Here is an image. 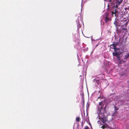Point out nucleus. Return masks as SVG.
<instances>
[{"label": "nucleus", "instance_id": "1", "mask_svg": "<svg viewBox=\"0 0 129 129\" xmlns=\"http://www.w3.org/2000/svg\"><path fill=\"white\" fill-rule=\"evenodd\" d=\"M123 51L122 50H121V51L120 50V49L118 48V49L117 50V51H114L115 52L113 53V56H116L118 60L119 61H120V58L119 55L122 54Z\"/></svg>", "mask_w": 129, "mask_h": 129}, {"label": "nucleus", "instance_id": "2", "mask_svg": "<svg viewBox=\"0 0 129 129\" xmlns=\"http://www.w3.org/2000/svg\"><path fill=\"white\" fill-rule=\"evenodd\" d=\"M117 8L115 7V8H114L113 7L112 8V10H113L112 11V16H113L114 14H115V17H117L118 16V11L117 10Z\"/></svg>", "mask_w": 129, "mask_h": 129}, {"label": "nucleus", "instance_id": "3", "mask_svg": "<svg viewBox=\"0 0 129 129\" xmlns=\"http://www.w3.org/2000/svg\"><path fill=\"white\" fill-rule=\"evenodd\" d=\"M109 14L107 13H105V17L104 18V20L105 22L106 23L107 22L110 20V18L109 17Z\"/></svg>", "mask_w": 129, "mask_h": 129}, {"label": "nucleus", "instance_id": "4", "mask_svg": "<svg viewBox=\"0 0 129 129\" xmlns=\"http://www.w3.org/2000/svg\"><path fill=\"white\" fill-rule=\"evenodd\" d=\"M116 1V8H117L118 7V5H120L121 4L122 1V0H115Z\"/></svg>", "mask_w": 129, "mask_h": 129}, {"label": "nucleus", "instance_id": "5", "mask_svg": "<svg viewBox=\"0 0 129 129\" xmlns=\"http://www.w3.org/2000/svg\"><path fill=\"white\" fill-rule=\"evenodd\" d=\"M118 21L117 19H115L114 23V24L116 28L118 27V26H120V25L119 24Z\"/></svg>", "mask_w": 129, "mask_h": 129}, {"label": "nucleus", "instance_id": "6", "mask_svg": "<svg viewBox=\"0 0 129 129\" xmlns=\"http://www.w3.org/2000/svg\"><path fill=\"white\" fill-rule=\"evenodd\" d=\"M111 45L113 47V49H114V51H116L118 49V48H116L117 46V44L113 43Z\"/></svg>", "mask_w": 129, "mask_h": 129}, {"label": "nucleus", "instance_id": "7", "mask_svg": "<svg viewBox=\"0 0 129 129\" xmlns=\"http://www.w3.org/2000/svg\"><path fill=\"white\" fill-rule=\"evenodd\" d=\"M81 95L82 96V102L83 103V104L82 105V107H84V94H81Z\"/></svg>", "mask_w": 129, "mask_h": 129}, {"label": "nucleus", "instance_id": "8", "mask_svg": "<svg viewBox=\"0 0 129 129\" xmlns=\"http://www.w3.org/2000/svg\"><path fill=\"white\" fill-rule=\"evenodd\" d=\"M121 29H122V33H125L127 30V29L126 28H122Z\"/></svg>", "mask_w": 129, "mask_h": 129}, {"label": "nucleus", "instance_id": "9", "mask_svg": "<svg viewBox=\"0 0 129 129\" xmlns=\"http://www.w3.org/2000/svg\"><path fill=\"white\" fill-rule=\"evenodd\" d=\"M116 28V32L118 34H119L121 33V32L122 33V29H118V27Z\"/></svg>", "mask_w": 129, "mask_h": 129}, {"label": "nucleus", "instance_id": "10", "mask_svg": "<svg viewBox=\"0 0 129 129\" xmlns=\"http://www.w3.org/2000/svg\"><path fill=\"white\" fill-rule=\"evenodd\" d=\"M77 28L78 29H79L80 28V27H81V25L80 24L79 22L78 21L77 23Z\"/></svg>", "mask_w": 129, "mask_h": 129}, {"label": "nucleus", "instance_id": "11", "mask_svg": "<svg viewBox=\"0 0 129 129\" xmlns=\"http://www.w3.org/2000/svg\"><path fill=\"white\" fill-rule=\"evenodd\" d=\"M102 101L99 102V105L101 106V107L100 108L101 109H102Z\"/></svg>", "mask_w": 129, "mask_h": 129}, {"label": "nucleus", "instance_id": "12", "mask_svg": "<svg viewBox=\"0 0 129 129\" xmlns=\"http://www.w3.org/2000/svg\"><path fill=\"white\" fill-rule=\"evenodd\" d=\"M119 108L118 107L116 106H114V110L115 111V112H116L118 110Z\"/></svg>", "mask_w": 129, "mask_h": 129}, {"label": "nucleus", "instance_id": "13", "mask_svg": "<svg viewBox=\"0 0 129 129\" xmlns=\"http://www.w3.org/2000/svg\"><path fill=\"white\" fill-rule=\"evenodd\" d=\"M128 24V22H126L125 24H124L123 25L121 26V27H122V26H125L126 28Z\"/></svg>", "mask_w": 129, "mask_h": 129}, {"label": "nucleus", "instance_id": "14", "mask_svg": "<svg viewBox=\"0 0 129 129\" xmlns=\"http://www.w3.org/2000/svg\"><path fill=\"white\" fill-rule=\"evenodd\" d=\"M124 56L125 57V59H127L129 57V53L125 55Z\"/></svg>", "mask_w": 129, "mask_h": 129}, {"label": "nucleus", "instance_id": "15", "mask_svg": "<svg viewBox=\"0 0 129 129\" xmlns=\"http://www.w3.org/2000/svg\"><path fill=\"white\" fill-rule=\"evenodd\" d=\"M80 120V118L78 117H77L76 118V121L77 122H79Z\"/></svg>", "mask_w": 129, "mask_h": 129}, {"label": "nucleus", "instance_id": "16", "mask_svg": "<svg viewBox=\"0 0 129 129\" xmlns=\"http://www.w3.org/2000/svg\"><path fill=\"white\" fill-rule=\"evenodd\" d=\"M105 127L106 126L104 125H103L101 126V127L103 129H104Z\"/></svg>", "mask_w": 129, "mask_h": 129}, {"label": "nucleus", "instance_id": "17", "mask_svg": "<svg viewBox=\"0 0 129 129\" xmlns=\"http://www.w3.org/2000/svg\"><path fill=\"white\" fill-rule=\"evenodd\" d=\"M89 129V128L87 126H86L84 128V129Z\"/></svg>", "mask_w": 129, "mask_h": 129}, {"label": "nucleus", "instance_id": "18", "mask_svg": "<svg viewBox=\"0 0 129 129\" xmlns=\"http://www.w3.org/2000/svg\"><path fill=\"white\" fill-rule=\"evenodd\" d=\"M104 0L105 1H108L109 2H111V1H112V0Z\"/></svg>", "mask_w": 129, "mask_h": 129}, {"label": "nucleus", "instance_id": "19", "mask_svg": "<svg viewBox=\"0 0 129 129\" xmlns=\"http://www.w3.org/2000/svg\"><path fill=\"white\" fill-rule=\"evenodd\" d=\"M101 98V97L100 96H99L98 97V99H99L100 98Z\"/></svg>", "mask_w": 129, "mask_h": 129}, {"label": "nucleus", "instance_id": "20", "mask_svg": "<svg viewBox=\"0 0 129 129\" xmlns=\"http://www.w3.org/2000/svg\"><path fill=\"white\" fill-rule=\"evenodd\" d=\"M121 75H122V76H123V75H124L123 74H122H122H121Z\"/></svg>", "mask_w": 129, "mask_h": 129}, {"label": "nucleus", "instance_id": "21", "mask_svg": "<svg viewBox=\"0 0 129 129\" xmlns=\"http://www.w3.org/2000/svg\"><path fill=\"white\" fill-rule=\"evenodd\" d=\"M102 119H103V122H104V119H103V118H102Z\"/></svg>", "mask_w": 129, "mask_h": 129}, {"label": "nucleus", "instance_id": "22", "mask_svg": "<svg viewBox=\"0 0 129 129\" xmlns=\"http://www.w3.org/2000/svg\"><path fill=\"white\" fill-rule=\"evenodd\" d=\"M127 82H129L128 86H129V81H128Z\"/></svg>", "mask_w": 129, "mask_h": 129}, {"label": "nucleus", "instance_id": "23", "mask_svg": "<svg viewBox=\"0 0 129 129\" xmlns=\"http://www.w3.org/2000/svg\"><path fill=\"white\" fill-rule=\"evenodd\" d=\"M126 9H127V8H125V10H126Z\"/></svg>", "mask_w": 129, "mask_h": 129}]
</instances>
